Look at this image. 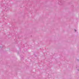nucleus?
I'll use <instances>...</instances> for the list:
<instances>
[{
  "label": "nucleus",
  "mask_w": 79,
  "mask_h": 79,
  "mask_svg": "<svg viewBox=\"0 0 79 79\" xmlns=\"http://www.w3.org/2000/svg\"><path fill=\"white\" fill-rule=\"evenodd\" d=\"M75 32H76V31L75 30Z\"/></svg>",
  "instance_id": "obj_1"
}]
</instances>
